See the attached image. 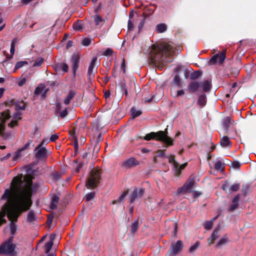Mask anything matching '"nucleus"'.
Masks as SVG:
<instances>
[{"instance_id":"51","label":"nucleus","mask_w":256,"mask_h":256,"mask_svg":"<svg viewBox=\"0 0 256 256\" xmlns=\"http://www.w3.org/2000/svg\"><path fill=\"white\" fill-rule=\"evenodd\" d=\"M22 150L20 149L16 152V154H14V156L13 157L14 160H16L22 156L21 153H22Z\"/></svg>"},{"instance_id":"1","label":"nucleus","mask_w":256,"mask_h":256,"mask_svg":"<svg viewBox=\"0 0 256 256\" xmlns=\"http://www.w3.org/2000/svg\"><path fill=\"white\" fill-rule=\"evenodd\" d=\"M40 186L38 183L33 184L32 180L30 179L24 188L13 190L8 188L4 190L0 199L7 200V202L0 212V226L6 222L4 218L6 212H8L10 220L16 221L22 212L30 209L32 204V192H36Z\"/></svg>"},{"instance_id":"13","label":"nucleus","mask_w":256,"mask_h":256,"mask_svg":"<svg viewBox=\"0 0 256 256\" xmlns=\"http://www.w3.org/2000/svg\"><path fill=\"white\" fill-rule=\"evenodd\" d=\"M97 57H94L91 60L88 70V76L90 80H92L94 76V74L96 72V70H94L96 62L97 60Z\"/></svg>"},{"instance_id":"17","label":"nucleus","mask_w":256,"mask_h":256,"mask_svg":"<svg viewBox=\"0 0 256 256\" xmlns=\"http://www.w3.org/2000/svg\"><path fill=\"white\" fill-rule=\"evenodd\" d=\"M36 152L35 154V156L38 159H40L46 156L47 150L44 147H41L36 150Z\"/></svg>"},{"instance_id":"18","label":"nucleus","mask_w":256,"mask_h":256,"mask_svg":"<svg viewBox=\"0 0 256 256\" xmlns=\"http://www.w3.org/2000/svg\"><path fill=\"white\" fill-rule=\"evenodd\" d=\"M220 143L222 148H230L232 146V142L230 141L229 138L227 136H224L222 138Z\"/></svg>"},{"instance_id":"32","label":"nucleus","mask_w":256,"mask_h":256,"mask_svg":"<svg viewBox=\"0 0 256 256\" xmlns=\"http://www.w3.org/2000/svg\"><path fill=\"white\" fill-rule=\"evenodd\" d=\"M92 18L96 26H98L104 22V19L100 15H94Z\"/></svg>"},{"instance_id":"63","label":"nucleus","mask_w":256,"mask_h":256,"mask_svg":"<svg viewBox=\"0 0 256 256\" xmlns=\"http://www.w3.org/2000/svg\"><path fill=\"white\" fill-rule=\"evenodd\" d=\"M62 104L60 102H57L56 104V112L58 113L61 110Z\"/></svg>"},{"instance_id":"24","label":"nucleus","mask_w":256,"mask_h":256,"mask_svg":"<svg viewBox=\"0 0 256 256\" xmlns=\"http://www.w3.org/2000/svg\"><path fill=\"white\" fill-rule=\"evenodd\" d=\"M197 103L200 106H204L206 104V96L204 94H200L198 98Z\"/></svg>"},{"instance_id":"44","label":"nucleus","mask_w":256,"mask_h":256,"mask_svg":"<svg viewBox=\"0 0 256 256\" xmlns=\"http://www.w3.org/2000/svg\"><path fill=\"white\" fill-rule=\"evenodd\" d=\"M240 186V184H238V183L234 184L232 186H230V187L229 188V191L230 192V191L236 192L239 190Z\"/></svg>"},{"instance_id":"60","label":"nucleus","mask_w":256,"mask_h":256,"mask_svg":"<svg viewBox=\"0 0 256 256\" xmlns=\"http://www.w3.org/2000/svg\"><path fill=\"white\" fill-rule=\"evenodd\" d=\"M76 128L73 127L72 129L70 131L69 134H70L73 137V138L76 140V138H77L76 136Z\"/></svg>"},{"instance_id":"25","label":"nucleus","mask_w":256,"mask_h":256,"mask_svg":"<svg viewBox=\"0 0 256 256\" xmlns=\"http://www.w3.org/2000/svg\"><path fill=\"white\" fill-rule=\"evenodd\" d=\"M119 86L122 93H124L126 96L128 94V92L126 86V82L124 79H122L119 83Z\"/></svg>"},{"instance_id":"41","label":"nucleus","mask_w":256,"mask_h":256,"mask_svg":"<svg viewBox=\"0 0 256 256\" xmlns=\"http://www.w3.org/2000/svg\"><path fill=\"white\" fill-rule=\"evenodd\" d=\"M73 28L76 30H81L83 28V25L79 20H78L76 23L73 24Z\"/></svg>"},{"instance_id":"12","label":"nucleus","mask_w":256,"mask_h":256,"mask_svg":"<svg viewBox=\"0 0 256 256\" xmlns=\"http://www.w3.org/2000/svg\"><path fill=\"white\" fill-rule=\"evenodd\" d=\"M80 60V58L78 54H74L72 56L70 62L72 64V71L74 78L76 76V72L78 68Z\"/></svg>"},{"instance_id":"36","label":"nucleus","mask_w":256,"mask_h":256,"mask_svg":"<svg viewBox=\"0 0 256 256\" xmlns=\"http://www.w3.org/2000/svg\"><path fill=\"white\" fill-rule=\"evenodd\" d=\"M139 227L138 226V220H137L134 222L132 223L131 224V230L132 234H134L138 230Z\"/></svg>"},{"instance_id":"47","label":"nucleus","mask_w":256,"mask_h":256,"mask_svg":"<svg viewBox=\"0 0 256 256\" xmlns=\"http://www.w3.org/2000/svg\"><path fill=\"white\" fill-rule=\"evenodd\" d=\"M61 174L58 172H56L51 174L52 178L56 181L58 180L61 178Z\"/></svg>"},{"instance_id":"14","label":"nucleus","mask_w":256,"mask_h":256,"mask_svg":"<svg viewBox=\"0 0 256 256\" xmlns=\"http://www.w3.org/2000/svg\"><path fill=\"white\" fill-rule=\"evenodd\" d=\"M139 164V162L134 158L132 157L124 160L121 164V167L126 168H133Z\"/></svg>"},{"instance_id":"23","label":"nucleus","mask_w":256,"mask_h":256,"mask_svg":"<svg viewBox=\"0 0 256 256\" xmlns=\"http://www.w3.org/2000/svg\"><path fill=\"white\" fill-rule=\"evenodd\" d=\"M54 244V238H50V240L45 244L44 248L45 250V253L48 254Z\"/></svg>"},{"instance_id":"50","label":"nucleus","mask_w":256,"mask_h":256,"mask_svg":"<svg viewBox=\"0 0 256 256\" xmlns=\"http://www.w3.org/2000/svg\"><path fill=\"white\" fill-rule=\"evenodd\" d=\"M91 40L89 38H84L82 41V44L84 46H88L90 44Z\"/></svg>"},{"instance_id":"9","label":"nucleus","mask_w":256,"mask_h":256,"mask_svg":"<svg viewBox=\"0 0 256 256\" xmlns=\"http://www.w3.org/2000/svg\"><path fill=\"white\" fill-rule=\"evenodd\" d=\"M10 118V113L8 110H5L0 114V135L4 136L6 130V122Z\"/></svg>"},{"instance_id":"11","label":"nucleus","mask_w":256,"mask_h":256,"mask_svg":"<svg viewBox=\"0 0 256 256\" xmlns=\"http://www.w3.org/2000/svg\"><path fill=\"white\" fill-rule=\"evenodd\" d=\"M194 178L190 179L187 182L184 184L182 187L178 190V193L191 192V190L195 184Z\"/></svg>"},{"instance_id":"37","label":"nucleus","mask_w":256,"mask_h":256,"mask_svg":"<svg viewBox=\"0 0 256 256\" xmlns=\"http://www.w3.org/2000/svg\"><path fill=\"white\" fill-rule=\"evenodd\" d=\"M173 83L178 88L181 86V80L178 74H176L174 76Z\"/></svg>"},{"instance_id":"46","label":"nucleus","mask_w":256,"mask_h":256,"mask_svg":"<svg viewBox=\"0 0 256 256\" xmlns=\"http://www.w3.org/2000/svg\"><path fill=\"white\" fill-rule=\"evenodd\" d=\"M200 245L199 242H196L194 245L192 246L188 249V252H194L196 248L198 247Z\"/></svg>"},{"instance_id":"19","label":"nucleus","mask_w":256,"mask_h":256,"mask_svg":"<svg viewBox=\"0 0 256 256\" xmlns=\"http://www.w3.org/2000/svg\"><path fill=\"white\" fill-rule=\"evenodd\" d=\"M128 190H126L124 191L122 194L116 200L112 202V204H116V203L123 204L124 201V199L128 195Z\"/></svg>"},{"instance_id":"8","label":"nucleus","mask_w":256,"mask_h":256,"mask_svg":"<svg viewBox=\"0 0 256 256\" xmlns=\"http://www.w3.org/2000/svg\"><path fill=\"white\" fill-rule=\"evenodd\" d=\"M226 50H222L221 52H219L217 54L214 55L210 60L209 63L210 64H214L218 62L219 65H221L224 62L226 58Z\"/></svg>"},{"instance_id":"57","label":"nucleus","mask_w":256,"mask_h":256,"mask_svg":"<svg viewBox=\"0 0 256 256\" xmlns=\"http://www.w3.org/2000/svg\"><path fill=\"white\" fill-rule=\"evenodd\" d=\"M240 164L238 161H234L232 164V166L235 169L239 168L240 166Z\"/></svg>"},{"instance_id":"28","label":"nucleus","mask_w":256,"mask_h":256,"mask_svg":"<svg viewBox=\"0 0 256 256\" xmlns=\"http://www.w3.org/2000/svg\"><path fill=\"white\" fill-rule=\"evenodd\" d=\"M59 201V198L56 196H54L52 200V202L50 204V207L51 209L54 210L56 208L57 204Z\"/></svg>"},{"instance_id":"6","label":"nucleus","mask_w":256,"mask_h":256,"mask_svg":"<svg viewBox=\"0 0 256 256\" xmlns=\"http://www.w3.org/2000/svg\"><path fill=\"white\" fill-rule=\"evenodd\" d=\"M13 238L12 236H10L0 246V254H6L8 256H17L18 252L15 250L16 245L13 244Z\"/></svg>"},{"instance_id":"56","label":"nucleus","mask_w":256,"mask_h":256,"mask_svg":"<svg viewBox=\"0 0 256 256\" xmlns=\"http://www.w3.org/2000/svg\"><path fill=\"white\" fill-rule=\"evenodd\" d=\"M249 188V186L248 184H244L242 186V192L243 194L246 195L247 192Z\"/></svg>"},{"instance_id":"21","label":"nucleus","mask_w":256,"mask_h":256,"mask_svg":"<svg viewBox=\"0 0 256 256\" xmlns=\"http://www.w3.org/2000/svg\"><path fill=\"white\" fill-rule=\"evenodd\" d=\"M76 94V93L74 90H70L66 97L64 100V103L66 104H69L70 100L74 97Z\"/></svg>"},{"instance_id":"59","label":"nucleus","mask_w":256,"mask_h":256,"mask_svg":"<svg viewBox=\"0 0 256 256\" xmlns=\"http://www.w3.org/2000/svg\"><path fill=\"white\" fill-rule=\"evenodd\" d=\"M18 124V120H12L10 122V123L8 124V126L11 128H13L15 126H17Z\"/></svg>"},{"instance_id":"35","label":"nucleus","mask_w":256,"mask_h":256,"mask_svg":"<svg viewBox=\"0 0 256 256\" xmlns=\"http://www.w3.org/2000/svg\"><path fill=\"white\" fill-rule=\"evenodd\" d=\"M28 64V62L26 60L18 62L16 64L14 72H16L18 69L21 68L24 65L27 64Z\"/></svg>"},{"instance_id":"48","label":"nucleus","mask_w":256,"mask_h":256,"mask_svg":"<svg viewBox=\"0 0 256 256\" xmlns=\"http://www.w3.org/2000/svg\"><path fill=\"white\" fill-rule=\"evenodd\" d=\"M58 114H59V116L61 118H65L68 114V108H65L63 110H60Z\"/></svg>"},{"instance_id":"53","label":"nucleus","mask_w":256,"mask_h":256,"mask_svg":"<svg viewBox=\"0 0 256 256\" xmlns=\"http://www.w3.org/2000/svg\"><path fill=\"white\" fill-rule=\"evenodd\" d=\"M231 74L234 76H238L239 74L240 70L238 68H232L230 69Z\"/></svg>"},{"instance_id":"26","label":"nucleus","mask_w":256,"mask_h":256,"mask_svg":"<svg viewBox=\"0 0 256 256\" xmlns=\"http://www.w3.org/2000/svg\"><path fill=\"white\" fill-rule=\"evenodd\" d=\"M130 112L132 118L133 119L139 116L142 114V112L140 110H136V108L134 106H133L131 108Z\"/></svg>"},{"instance_id":"16","label":"nucleus","mask_w":256,"mask_h":256,"mask_svg":"<svg viewBox=\"0 0 256 256\" xmlns=\"http://www.w3.org/2000/svg\"><path fill=\"white\" fill-rule=\"evenodd\" d=\"M17 42V40L16 38H14L12 40L11 46H10V52L11 55L9 56L8 54L4 50V54L6 56V60H10L12 59L13 57L14 54L15 52V45L16 44Z\"/></svg>"},{"instance_id":"20","label":"nucleus","mask_w":256,"mask_h":256,"mask_svg":"<svg viewBox=\"0 0 256 256\" xmlns=\"http://www.w3.org/2000/svg\"><path fill=\"white\" fill-rule=\"evenodd\" d=\"M89 156H90V154L88 152H85L84 154L82 156V158L84 159V161L83 162H80L78 164V167L76 168V170L77 172H80V170L81 168L83 166L84 162H86V163L88 162V158Z\"/></svg>"},{"instance_id":"29","label":"nucleus","mask_w":256,"mask_h":256,"mask_svg":"<svg viewBox=\"0 0 256 256\" xmlns=\"http://www.w3.org/2000/svg\"><path fill=\"white\" fill-rule=\"evenodd\" d=\"M36 219V216L34 210H30L27 216L26 221L30 223Z\"/></svg>"},{"instance_id":"27","label":"nucleus","mask_w":256,"mask_h":256,"mask_svg":"<svg viewBox=\"0 0 256 256\" xmlns=\"http://www.w3.org/2000/svg\"><path fill=\"white\" fill-rule=\"evenodd\" d=\"M214 169L218 171H224V164L220 160L216 161L214 165Z\"/></svg>"},{"instance_id":"38","label":"nucleus","mask_w":256,"mask_h":256,"mask_svg":"<svg viewBox=\"0 0 256 256\" xmlns=\"http://www.w3.org/2000/svg\"><path fill=\"white\" fill-rule=\"evenodd\" d=\"M228 242V237L226 236H222L220 240H218L216 246L218 247H221L222 245H224L226 244Z\"/></svg>"},{"instance_id":"3","label":"nucleus","mask_w":256,"mask_h":256,"mask_svg":"<svg viewBox=\"0 0 256 256\" xmlns=\"http://www.w3.org/2000/svg\"><path fill=\"white\" fill-rule=\"evenodd\" d=\"M168 130L166 129L164 131L160 130L158 132H151L146 134L143 139L146 140H156L158 141L162 142L166 144V147L174 145V140L168 136Z\"/></svg>"},{"instance_id":"58","label":"nucleus","mask_w":256,"mask_h":256,"mask_svg":"<svg viewBox=\"0 0 256 256\" xmlns=\"http://www.w3.org/2000/svg\"><path fill=\"white\" fill-rule=\"evenodd\" d=\"M61 70H62L64 72H68V65L66 64L61 63Z\"/></svg>"},{"instance_id":"34","label":"nucleus","mask_w":256,"mask_h":256,"mask_svg":"<svg viewBox=\"0 0 256 256\" xmlns=\"http://www.w3.org/2000/svg\"><path fill=\"white\" fill-rule=\"evenodd\" d=\"M202 74V73L200 71L197 70L194 71L191 73L190 75V78L192 80H196L200 78Z\"/></svg>"},{"instance_id":"42","label":"nucleus","mask_w":256,"mask_h":256,"mask_svg":"<svg viewBox=\"0 0 256 256\" xmlns=\"http://www.w3.org/2000/svg\"><path fill=\"white\" fill-rule=\"evenodd\" d=\"M166 149L164 150H158L156 151L157 156L162 158H168V156L165 154Z\"/></svg>"},{"instance_id":"61","label":"nucleus","mask_w":256,"mask_h":256,"mask_svg":"<svg viewBox=\"0 0 256 256\" xmlns=\"http://www.w3.org/2000/svg\"><path fill=\"white\" fill-rule=\"evenodd\" d=\"M20 182H21V179L18 176H16L14 178L12 184L16 186Z\"/></svg>"},{"instance_id":"4","label":"nucleus","mask_w":256,"mask_h":256,"mask_svg":"<svg viewBox=\"0 0 256 256\" xmlns=\"http://www.w3.org/2000/svg\"><path fill=\"white\" fill-rule=\"evenodd\" d=\"M212 86V80H206L204 81H192L188 84L187 88L190 93L198 94L201 88L203 92H208L210 90Z\"/></svg>"},{"instance_id":"40","label":"nucleus","mask_w":256,"mask_h":256,"mask_svg":"<svg viewBox=\"0 0 256 256\" xmlns=\"http://www.w3.org/2000/svg\"><path fill=\"white\" fill-rule=\"evenodd\" d=\"M168 162L170 163H172L176 168H178L179 164L175 160L174 155H171L170 156H168Z\"/></svg>"},{"instance_id":"2","label":"nucleus","mask_w":256,"mask_h":256,"mask_svg":"<svg viewBox=\"0 0 256 256\" xmlns=\"http://www.w3.org/2000/svg\"><path fill=\"white\" fill-rule=\"evenodd\" d=\"M176 50L175 46L171 42L154 44L150 52V58L153 62L165 66L172 61Z\"/></svg>"},{"instance_id":"15","label":"nucleus","mask_w":256,"mask_h":256,"mask_svg":"<svg viewBox=\"0 0 256 256\" xmlns=\"http://www.w3.org/2000/svg\"><path fill=\"white\" fill-rule=\"evenodd\" d=\"M240 200V194H238L232 200V203L228 208V211L230 212H234L239 206V202Z\"/></svg>"},{"instance_id":"55","label":"nucleus","mask_w":256,"mask_h":256,"mask_svg":"<svg viewBox=\"0 0 256 256\" xmlns=\"http://www.w3.org/2000/svg\"><path fill=\"white\" fill-rule=\"evenodd\" d=\"M113 52H114L112 49L110 48H108L104 52V55L105 56H110L112 54Z\"/></svg>"},{"instance_id":"31","label":"nucleus","mask_w":256,"mask_h":256,"mask_svg":"<svg viewBox=\"0 0 256 256\" xmlns=\"http://www.w3.org/2000/svg\"><path fill=\"white\" fill-rule=\"evenodd\" d=\"M156 30L158 33H162L167 30V26L165 24H160L156 26Z\"/></svg>"},{"instance_id":"39","label":"nucleus","mask_w":256,"mask_h":256,"mask_svg":"<svg viewBox=\"0 0 256 256\" xmlns=\"http://www.w3.org/2000/svg\"><path fill=\"white\" fill-rule=\"evenodd\" d=\"M170 226L173 228V230L172 232V236L176 237L177 236V231L178 228V223L176 222H172Z\"/></svg>"},{"instance_id":"30","label":"nucleus","mask_w":256,"mask_h":256,"mask_svg":"<svg viewBox=\"0 0 256 256\" xmlns=\"http://www.w3.org/2000/svg\"><path fill=\"white\" fill-rule=\"evenodd\" d=\"M230 118L229 117H226L224 120L223 122H222V125H223L224 128L225 130V132L226 133H227L228 132V128L230 126Z\"/></svg>"},{"instance_id":"62","label":"nucleus","mask_w":256,"mask_h":256,"mask_svg":"<svg viewBox=\"0 0 256 256\" xmlns=\"http://www.w3.org/2000/svg\"><path fill=\"white\" fill-rule=\"evenodd\" d=\"M126 63H125V60L124 58H123L122 64H121V70H122V72L124 74H125L126 72Z\"/></svg>"},{"instance_id":"10","label":"nucleus","mask_w":256,"mask_h":256,"mask_svg":"<svg viewBox=\"0 0 256 256\" xmlns=\"http://www.w3.org/2000/svg\"><path fill=\"white\" fill-rule=\"evenodd\" d=\"M145 192V188H134L131 194L130 195V203H133L136 200L141 198Z\"/></svg>"},{"instance_id":"43","label":"nucleus","mask_w":256,"mask_h":256,"mask_svg":"<svg viewBox=\"0 0 256 256\" xmlns=\"http://www.w3.org/2000/svg\"><path fill=\"white\" fill-rule=\"evenodd\" d=\"M44 62V59L43 58H39L33 64L32 66H34V67L39 66L43 64Z\"/></svg>"},{"instance_id":"22","label":"nucleus","mask_w":256,"mask_h":256,"mask_svg":"<svg viewBox=\"0 0 256 256\" xmlns=\"http://www.w3.org/2000/svg\"><path fill=\"white\" fill-rule=\"evenodd\" d=\"M218 231L219 228H215L213 232H212L210 237V238L208 240H210V242H208V244H211L214 243V240H216L218 236Z\"/></svg>"},{"instance_id":"49","label":"nucleus","mask_w":256,"mask_h":256,"mask_svg":"<svg viewBox=\"0 0 256 256\" xmlns=\"http://www.w3.org/2000/svg\"><path fill=\"white\" fill-rule=\"evenodd\" d=\"M212 221H207L205 222L204 224V228L206 230H210L212 228Z\"/></svg>"},{"instance_id":"5","label":"nucleus","mask_w":256,"mask_h":256,"mask_svg":"<svg viewBox=\"0 0 256 256\" xmlns=\"http://www.w3.org/2000/svg\"><path fill=\"white\" fill-rule=\"evenodd\" d=\"M102 170L101 168L96 167L92 168L86 182V186L88 189H94L96 188L101 180Z\"/></svg>"},{"instance_id":"54","label":"nucleus","mask_w":256,"mask_h":256,"mask_svg":"<svg viewBox=\"0 0 256 256\" xmlns=\"http://www.w3.org/2000/svg\"><path fill=\"white\" fill-rule=\"evenodd\" d=\"M230 187H229V183L228 180L225 181L224 183L222 184V188L224 191H227L229 190Z\"/></svg>"},{"instance_id":"52","label":"nucleus","mask_w":256,"mask_h":256,"mask_svg":"<svg viewBox=\"0 0 256 256\" xmlns=\"http://www.w3.org/2000/svg\"><path fill=\"white\" fill-rule=\"evenodd\" d=\"M16 110H24L26 108L25 104L24 102L16 104Z\"/></svg>"},{"instance_id":"45","label":"nucleus","mask_w":256,"mask_h":256,"mask_svg":"<svg viewBox=\"0 0 256 256\" xmlns=\"http://www.w3.org/2000/svg\"><path fill=\"white\" fill-rule=\"evenodd\" d=\"M94 196H95V192H90L87 194L85 196L86 200L88 202L90 201L94 197Z\"/></svg>"},{"instance_id":"33","label":"nucleus","mask_w":256,"mask_h":256,"mask_svg":"<svg viewBox=\"0 0 256 256\" xmlns=\"http://www.w3.org/2000/svg\"><path fill=\"white\" fill-rule=\"evenodd\" d=\"M7 214V216H8V212H6V214H5V216H6V214ZM10 220H11L12 222H11L10 224V233L12 235H14L15 234V233L16 232V225L14 224V222H16V221H14V220H10V218H8Z\"/></svg>"},{"instance_id":"7","label":"nucleus","mask_w":256,"mask_h":256,"mask_svg":"<svg viewBox=\"0 0 256 256\" xmlns=\"http://www.w3.org/2000/svg\"><path fill=\"white\" fill-rule=\"evenodd\" d=\"M184 248V243L181 240H178L176 242L170 246L167 254L169 256H175L180 252Z\"/></svg>"},{"instance_id":"64","label":"nucleus","mask_w":256,"mask_h":256,"mask_svg":"<svg viewBox=\"0 0 256 256\" xmlns=\"http://www.w3.org/2000/svg\"><path fill=\"white\" fill-rule=\"evenodd\" d=\"M185 92L184 90H177L176 94L174 96V98H178L181 96H184V94Z\"/></svg>"}]
</instances>
